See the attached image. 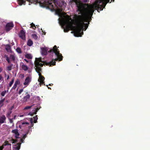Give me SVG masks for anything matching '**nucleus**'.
Segmentation results:
<instances>
[{
  "mask_svg": "<svg viewBox=\"0 0 150 150\" xmlns=\"http://www.w3.org/2000/svg\"><path fill=\"white\" fill-rule=\"evenodd\" d=\"M20 83V82L18 80L16 81L14 83V84L17 86V85L19 84Z\"/></svg>",
  "mask_w": 150,
  "mask_h": 150,
  "instance_id": "nucleus-28",
  "label": "nucleus"
},
{
  "mask_svg": "<svg viewBox=\"0 0 150 150\" xmlns=\"http://www.w3.org/2000/svg\"><path fill=\"white\" fill-rule=\"evenodd\" d=\"M24 60L25 61H26V62H28V61H27V60L26 59H24Z\"/></svg>",
  "mask_w": 150,
  "mask_h": 150,
  "instance_id": "nucleus-38",
  "label": "nucleus"
},
{
  "mask_svg": "<svg viewBox=\"0 0 150 150\" xmlns=\"http://www.w3.org/2000/svg\"><path fill=\"white\" fill-rule=\"evenodd\" d=\"M26 57L28 58L31 59L32 58V56L30 54H27L26 55Z\"/></svg>",
  "mask_w": 150,
  "mask_h": 150,
  "instance_id": "nucleus-24",
  "label": "nucleus"
},
{
  "mask_svg": "<svg viewBox=\"0 0 150 150\" xmlns=\"http://www.w3.org/2000/svg\"><path fill=\"white\" fill-rule=\"evenodd\" d=\"M8 92V90H5L2 91L1 93V95L2 96H5L6 94Z\"/></svg>",
  "mask_w": 150,
  "mask_h": 150,
  "instance_id": "nucleus-17",
  "label": "nucleus"
},
{
  "mask_svg": "<svg viewBox=\"0 0 150 150\" xmlns=\"http://www.w3.org/2000/svg\"><path fill=\"white\" fill-rule=\"evenodd\" d=\"M28 133L24 134L23 136V138H18L16 139V140H14L13 139L10 140L9 142L6 141L8 142V143L10 144V143H16L17 144L15 145L13 147V150H19L20 149L21 146V143H23L24 141V139L26 137Z\"/></svg>",
  "mask_w": 150,
  "mask_h": 150,
  "instance_id": "nucleus-3",
  "label": "nucleus"
},
{
  "mask_svg": "<svg viewBox=\"0 0 150 150\" xmlns=\"http://www.w3.org/2000/svg\"><path fill=\"white\" fill-rule=\"evenodd\" d=\"M72 1L76 3V0H72Z\"/></svg>",
  "mask_w": 150,
  "mask_h": 150,
  "instance_id": "nucleus-37",
  "label": "nucleus"
},
{
  "mask_svg": "<svg viewBox=\"0 0 150 150\" xmlns=\"http://www.w3.org/2000/svg\"><path fill=\"white\" fill-rule=\"evenodd\" d=\"M48 88L49 89H50V87H48Z\"/></svg>",
  "mask_w": 150,
  "mask_h": 150,
  "instance_id": "nucleus-41",
  "label": "nucleus"
},
{
  "mask_svg": "<svg viewBox=\"0 0 150 150\" xmlns=\"http://www.w3.org/2000/svg\"><path fill=\"white\" fill-rule=\"evenodd\" d=\"M13 108H14V106H12L11 107L10 109V110L11 111Z\"/></svg>",
  "mask_w": 150,
  "mask_h": 150,
  "instance_id": "nucleus-33",
  "label": "nucleus"
},
{
  "mask_svg": "<svg viewBox=\"0 0 150 150\" xmlns=\"http://www.w3.org/2000/svg\"><path fill=\"white\" fill-rule=\"evenodd\" d=\"M2 78V76L1 75H0V80H1Z\"/></svg>",
  "mask_w": 150,
  "mask_h": 150,
  "instance_id": "nucleus-36",
  "label": "nucleus"
},
{
  "mask_svg": "<svg viewBox=\"0 0 150 150\" xmlns=\"http://www.w3.org/2000/svg\"><path fill=\"white\" fill-rule=\"evenodd\" d=\"M29 123L25 121H21L20 122V125L19 127L20 129H22L23 127H29Z\"/></svg>",
  "mask_w": 150,
  "mask_h": 150,
  "instance_id": "nucleus-7",
  "label": "nucleus"
},
{
  "mask_svg": "<svg viewBox=\"0 0 150 150\" xmlns=\"http://www.w3.org/2000/svg\"><path fill=\"white\" fill-rule=\"evenodd\" d=\"M12 66H13L12 64H11L10 65H9L8 66V67H7V70L9 71H11L12 69Z\"/></svg>",
  "mask_w": 150,
  "mask_h": 150,
  "instance_id": "nucleus-18",
  "label": "nucleus"
},
{
  "mask_svg": "<svg viewBox=\"0 0 150 150\" xmlns=\"http://www.w3.org/2000/svg\"><path fill=\"white\" fill-rule=\"evenodd\" d=\"M6 25V30L8 31L13 27V25L12 23H10L6 24V22L4 21L3 19L0 18V33H2V31Z\"/></svg>",
  "mask_w": 150,
  "mask_h": 150,
  "instance_id": "nucleus-4",
  "label": "nucleus"
},
{
  "mask_svg": "<svg viewBox=\"0 0 150 150\" xmlns=\"http://www.w3.org/2000/svg\"><path fill=\"white\" fill-rule=\"evenodd\" d=\"M8 119L9 120V122L11 123H13V119L12 118L11 119V118H10V117H9L8 118Z\"/></svg>",
  "mask_w": 150,
  "mask_h": 150,
  "instance_id": "nucleus-30",
  "label": "nucleus"
},
{
  "mask_svg": "<svg viewBox=\"0 0 150 150\" xmlns=\"http://www.w3.org/2000/svg\"><path fill=\"white\" fill-rule=\"evenodd\" d=\"M6 117L5 115H3L0 117V124H2L5 121Z\"/></svg>",
  "mask_w": 150,
  "mask_h": 150,
  "instance_id": "nucleus-13",
  "label": "nucleus"
},
{
  "mask_svg": "<svg viewBox=\"0 0 150 150\" xmlns=\"http://www.w3.org/2000/svg\"><path fill=\"white\" fill-rule=\"evenodd\" d=\"M52 84H50V86H52ZM52 85H53V84H52Z\"/></svg>",
  "mask_w": 150,
  "mask_h": 150,
  "instance_id": "nucleus-42",
  "label": "nucleus"
},
{
  "mask_svg": "<svg viewBox=\"0 0 150 150\" xmlns=\"http://www.w3.org/2000/svg\"><path fill=\"white\" fill-rule=\"evenodd\" d=\"M65 4H66L65 3L63 4V5L64 6H65Z\"/></svg>",
  "mask_w": 150,
  "mask_h": 150,
  "instance_id": "nucleus-39",
  "label": "nucleus"
},
{
  "mask_svg": "<svg viewBox=\"0 0 150 150\" xmlns=\"http://www.w3.org/2000/svg\"><path fill=\"white\" fill-rule=\"evenodd\" d=\"M12 132L15 134V136L18 139V136H19V133H18V130L17 129H14L12 130Z\"/></svg>",
  "mask_w": 150,
  "mask_h": 150,
  "instance_id": "nucleus-14",
  "label": "nucleus"
},
{
  "mask_svg": "<svg viewBox=\"0 0 150 150\" xmlns=\"http://www.w3.org/2000/svg\"><path fill=\"white\" fill-rule=\"evenodd\" d=\"M39 108H35L33 110L32 112H30L28 115L31 116H32L34 114H36L38 110H39Z\"/></svg>",
  "mask_w": 150,
  "mask_h": 150,
  "instance_id": "nucleus-9",
  "label": "nucleus"
},
{
  "mask_svg": "<svg viewBox=\"0 0 150 150\" xmlns=\"http://www.w3.org/2000/svg\"><path fill=\"white\" fill-rule=\"evenodd\" d=\"M5 77L7 80H8L9 78V76L8 75H7L6 74H5Z\"/></svg>",
  "mask_w": 150,
  "mask_h": 150,
  "instance_id": "nucleus-27",
  "label": "nucleus"
},
{
  "mask_svg": "<svg viewBox=\"0 0 150 150\" xmlns=\"http://www.w3.org/2000/svg\"><path fill=\"white\" fill-rule=\"evenodd\" d=\"M31 77L30 76H28L26 78L23 83L24 85V88L26 87L29 84L31 81Z\"/></svg>",
  "mask_w": 150,
  "mask_h": 150,
  "instance_id": "nucleus-6",
  "label": "nucleus"
},
{
  "mask_svg": "<svg viewBox=\"0 0 150 150\" xmlns=\"http://www.w3.org/2000/svg\"><path fill=\"white\" fill-rule=\"evenodd\" d=\"M16 51L18 53H21V49L20 48H17L16 50Z\"/></svg>",
  "mask_w": 150,
  "mask_h": 150,
  "instance_id": "nucleus-22",
  "label": "nucleus"
},
{
  "mask_svg": "<svg viewBox=\"0 0 150 150\" xmlns=\"http://www.w3.org/2000/svg\"><path fill=\"white\" fill-rule=\"evenodd\" d=\"M45 62L42 61L41 60V58H36L35 62V69L36 71L38 74L39 78L38 79V81L40 82L39 84L40 86H41L42 84L44 83V77L41 75V69L40 67H42L45 64Z\"/></svg>",
  "mask_w": 150,
  "mask_h": 150,
  "instance_id": "nucleus-2",
  "label": "nucleus"
},
{
  "mask_svg": "<svg viewBox=\"0 0 150 150\" xmlns=\"http://www.w3.org/2000/svg\"><path fill=\"white\" fill-rule=\"evenodd\" d=\"M30 97V96L29 94H27L22 99V102H26L29 99Z\"/></svg>",
  "mask_w": 150,
  "mask_h": 150,
  "instance_id": "nucleus-10",
  "label": "nucleus"
},
{
  "mask_svg": "<svg viewBox=\"0 0 150 150\" xmlns=\"http://www.w3.org/2000/svg\"><path fill=\"white\" fill-rule=\"evenodd\" d=\"M2 71V69L1 67H0V72H1Z\"/></svg>",
  "mask_w": 150,
  "mask_h": 150,
  "instance_id": "nucleus-35",
  "label": "nucleus"
},
{
  "mask_svg": "<svg viewBox=\"0 0 150 150\" xmlns=\"http://www.w3.org/2000/svg\"><path fill=\"white\" fill-rule=\"evenodd\" d=\"M17 86L14 84L13 86L12 87V88L13 89H15L16 87Z\"/></svg>",
  "mask_w": 150,
  "mask_h": 150,
  "instance_id": "nucleus-32",
  "label": "nucleus"
},
{
  "mask_svg": "<svg viewBox=\"0 0 150 150\" xmlns=\"http://www.w3.org/2000/svg\"><path fill=\"white\" fill-rule=\"evenodd\" d=\"M20 65L22 69L25 71H27L28 69V67L26 65L24 64L23 62H21Z\"/></svg>",
  "mask_w": 150,
  "mask_h": 150,
  "instance_id": "nucleus-11",
  "label": "nucleus"
},
{
  "mask_svg": "<svg viewBox=\"0 0 150 150\" xmlns=\"http://www.w3.org/2000/svg\"><path fill=\"white\" fill-rule=\"evenodd\" d=\"M30 25H31V27L33 29H34L36 28V27L35 25L33 23H31L30 24Z\"/></svg>",
  "mask_w": 150,
  "mask_h": 150,
  "instance_id": "nucleus-25",
  "label": "nucleus"
},
{
  "mask_svg": "<svg viewBox=\"0 0 150 150\" xmlns=\"http://www.w3.org/2000/svg\"><path fill=\"white\" fill-rule=\"evenodd\" d=\"M5 49L8 52H11V47L9 45H7L6 46Z\"/></svg>",
  "mask_w": 150,
  "mask_h": 150,
  "instance_id": "nucleus-15",
  "label": "nucleus"
},
{
  "mask_svg": "<svg viewBox=\"0 0 150 150\" xmlns=\"http://www.w3.org/2000/svg\"><path fill=\"white\" fill-rule=\"evenodd\" d=\"M33 106V105H32L30 106H26L24 108V110H25L29 109H30V108H31Z\"/></svg>",
  "mask_w": 150,
  "mask_h": 150,
  "instance_id": "nucleus-21",
  "label": "nucleus"
},
{
  "mask_svg": "<svg viewBox=\"0 0 150 150\" xmlns=\"http://www.w3.org/2000/svg\"><path fill=\"white\" fill-rule=\"evenodd\" d=\"M33 38L35 40H37L38 38V37L36 34H34L32 35Z\"/></svg>",
  "mask_w": 150,
  "mask_h": 150,
  "instance_id": "nucleus-20",
  "label": "nucleus"
},
{
  "mask_svg": "<svg viewBox=\"0 0 150 150\" xmlns=\"http://www.w3.org/2000/svg\"><path fill=\"white\" fill-rule=\"evenodd\" d=\"M28 71H29V72H30V71H29V70Z\"/></svg>",
  "mask_w": 150,
  "mask_h": 150,
  "instance_id": "nucleus-44",
  "label": "nucleus"
},
{
  "mask_svg": "<svg viewBox=\"0 0 150 150\" xmlns=\"http://www.w3.org/2000/svg\"><path fill=\"white\" fill-rule=\"evenodd\" d=\"M11 113H12V111L11 110H10V111H8L7 112V113L6 114V116H7V117H8V118H9L10 115L11 114Z\"/></svg>",
  "mask_w": 150,
  "mask_h": 150,
  "instance_id": "nucleus-19",
  "label": "nucleus"
},
{
  "mask_svg": "<svg viewBox=\"0 0 150 150\" xmlns=\"http://www.w3.org/2000/svg\"><path fill=\"white\" fill-rule=\"evenodd\" d=\"M25 31L22 30H21L19 34V37L23 40H25Z\"/></svg>",
  "mask_w": 150,
  "mask_h": 150,
  "instance_id": "nucleus-8",
  "label": "nucleus"
},
{
  "mask_svg": "<svg viewBox=\"0 0 150 150\" xmlns=\"http://www.w3.org/2000/svg\"><path fill=\"white\" fill-rule=\"evenodd\" d=\"M27 44L28 46H30L33 45V42L31 40L29 39L28 40Z\"/></svg>",
  "mask_w": 150,
  "mask_h": 150,
  "instance_id": "nucleus-16",
  "label": "nucleus"
},
{
  "mask_svg": "<svg viewBox=\"0 0 150 150\" xmlns=\"http://www.w3.org/2000/svg\"><path fill=\"white\" fill-rule=\"evenodd\" d=\"M6 146H8L10 147H11V145L8 144V142H5L3 143L2 146H0V150H2L4 147Z\"/></svg>",
  "mask_w": 150,
  "mask_h": 150,
  "instance_id": "nucleus-12",
  "label": "nucleus"
},
{
  "mask_svg": "<svg viewBox=\"0 0 150 150\" xmlns=\"http://www.w3.org/2000/svg\"><path fill=\"white\" fill-rule=\"evenodd\" d=\"M23 89H21L19 90V91H18V94H21V93L23 92Z\"/></svg>",
  "mask_w": 150,
  "mask_h": 150,
  "instance_id": "nucleus-29",
  "label": "nucleus"
},
{
  "mask_svg": "<svg viewBox=\"0 0 150 150\" xmlns=\"http://www.w3.org/2000/svg\"><path fill=\"white\" fill-rule=\"evenodd\" d=\"M38 118L37 115L33 117L34 121V123H36L37 122V121L38 120Z\"/></svg>",
  "mask_w": 150,
  "mask_h": 150,
  "instance_id": "nucleus-23",
  "label": "nucleus"
},
{
  "mask_svg": "<svg viewBox=\"0 0 150 150\" xmlns=\"http://www.w3.org/2000/svg\"><path fill=\"white\" fill-rule=\"evenodd\" d=\"M16 115H14V116L12 118L13 119V120L16 119Z\"/></svg>",
  "mask_w": 150,
  "mask_h": 150,
  "instance_id": "nucleus-34",
  "label": "nucleus"
},
{
  "mask_svg": "<svg viewBox=\"0 0 150 150\" xmlns=\"http://www.w3.org/2000/svg\"><path fill=\"white\" fill-rule=\"evenodd\" d=\"M4 100H5V99H4L3 100V101H4Z\"/></svg>",
  "mask_w": 150,
  "mask_h": 150,
  "instance_id": "nucleus-43",
  "label": "nucleus"
},
{
  "mask_svg": "<svg viewBox=\"0 0 150 150\" xmlns=\"http://www.w3.org/2000/svg\"><path fill=\"white\" fill-rule=\"evenodd\" d=\"M30 122L31 123L32 125H33V119L32 118H30Z\"/></svg>",
  "mask_w": 150,
  "mask_h": 150,
  "instance_id": "nucleus-31",
  "label": "nucleus"
},
{
  "mask_svg": "<svg viewBox=\"0 0 150 150\" xmlns=\"http://www.w3.org/2000/svg\"><path fill=\"white\" fill-rule=\"evenodd\" d=\"M41 53L42 55H46L48 52H53L54 53L55 58L54 59H53L51 62L48 63V65L50 66L54 65L55 64V61L59 60V61L62 60L63 57L62 54L60 53L56 45H55L52 49L51 48H49L47 47H41Z\"/></svg>",
  "mask_w": 150,
  "mask_h": 150,
  "instance_id": "nucleus-1",
  "label": "nucleus"
},
{
  "mask_svg": "<svg viewBox=\"0 0 150 150\" xmlns=\"http://www.w3.org/2000/svg\"><path fill=\"white\" fill-rule=\"evenodd\" d=\"M14 79H13L12 80L9 82V86L11 87L12 85L14 82Z\"/></svg>",
  "mask_w": 150,
  "mask_h": 150,
  "instance_id": "nucleus-26",
  "label": "nucleus"
},
{
  "mask_svg": "<svg viewBox=\"0 0 150 150\" xmlns=\"http://www.w3.org/2000/svg\"><path fill=\"white\" fill-rule=\"evenodd\" d=\"M23 115H20V117H23Z\"/></svg>",
  "mask_w": 150,
  "mask_h": 150,
  "instance_id": "nucleus-40",
  "label": "nucleus"
},
{
  "mask_svg": "<svg viewBox=\"0 0 150 150\" xmlns=\"http://www.w3.org/2000/svg\"><path fill=\"white\" fill-rule=\"evenodd\" d=\"M5 57L8 63H10L11 61H15L16 58V57L14 54H10L9 57L7 55H5Z\"/></svg>",
  "mask_w": 150,
  "mask_h": 150,
  "instance_id": "nucleus-5",
  "label": "nucleus"
}]
</instances>
